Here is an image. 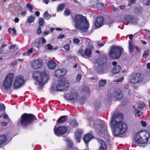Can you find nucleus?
Wrapping results in <instances>:
<instances>
[{
    "instance_id": "23",
    "label": "nucleus",
    "mask_w": 150,
    "mask_h": 150,
    "mask_svg": "<svg viewBox=\"0 0 150 150\" xmlns=\"http://www.w3.org/2000/svg\"><path fill=\"white\" fill-rule=\"evenodd\" d=\"M47 65L49 69H54L56 66V63L52 60L48 61L47 62Z\"/></svg>"
},
{
    "instance_id": "13",
    "label": "nucleus",
    "mask_w": 150,
    "mask_h": 150,
    "mask_svg": "<svg viewBox=\"0 0 150 150\" xmlns=\"http://www.w3.org/2000/svg\"><path fill=\"white\" fill-rule=\"evenodd\" d=\"M67 127L63 126L59 127L56 129L54 128V129L55 134L58 136L64 134L67 132Z\"/></svg>"
},
{
    "instance_id": "55",
    "label": "nucleus",
    "mask_w": 150,
    "mask_h": 150,
    "mask_svg": "<svg viewBox=\"0 0 150 150\" xmlns=\"http://www.w3.org/2000/svg\"><path fill=\"white\" fill-rule=\"evenodd\" d=\"M141 124L143 127H145L146 125V122L144 121H141Z\"/></svg>"
},
{
    "instance_id": "27",
    "label": "nucleus",
    "mask_w": 150,
    "mask_h": 150,
    "mask_svg": "<svg viewBox=\"0 0 150 150\" xmlns=\"http://www.w3.org/2000/svg\"><path fill=\"white\" fill-rule=\"evenodd\" d=\"M101 71L102 73H106L110 69L109 67L105 64H103Z\"/></svg>"
},
{
    "instance_id": "8",
    "label": "nucleus",
    "mask_w": 150,
    "mask_h": 150,
    "mask_svg": "<svg viewBox=\"0 0 150 150\" xmlns=\"http://www.w3.org/2000/svg\"><path fill=\"white\" fill-rule=\"evenodd\" d=\"M144 76L143 75L139 73H133L129 76V81L133 84H138L144 81Z\"/></svg>"
},
{
    "instance_id": "51",
    "label": "nucleus",
    "mask_w": 150,
    "mask_h": 150,
    "mask_svg": "<svg viewBox=\"0 0 150 150\" xmlns=\"http://www.w3.org/2000/svg\"><path fill=\"white\" fill-rule=\"evenodd\" d=\"M80 40L79 39L77 38H75L73 40V41L74 43H76L77 44H78L80 42Z\"/></svg>"
},
{
    "instance_id": "20",
    "label": "nucleus",
    "mask_w": 150,
    "mask_h": 150,
    "mask_svg": "<svg viewBox=\"0 0 150 150\" xmlns=\"http://www.w3.org/2000/svg\"><path fill=\"white\" fill-rule=\"evenodd\" d=\"M68 117L67 115H63L60 116L57 121V124L63 123L65 122L67 119Z\"/></svg>"
},
{
    "instance_id": "2",
    "label": "nucleus",
    "mask_w": 150,
    "mask_h": 150,
    "mask_svg": "<svg viewBox=\"0 0 150 150\" xmlns=\"http://www.w3.org/2000/svg\"><path fill=\"white\" fill-rule=\"evenodd\" d=\"M72 19L75 23V27L77 30L84 32H87L89 26L88 22L86 17L81 15L72 16Z\"/></svg>"
},
{
    "instance_id": "21",
    "label": "nucleus",
    "mask_w": 150,
    "mask_h": 150,
    "mask_svg": "<svg viewBox=\"0 0 150 150\" xmlns=\"http://www.w3.org/2000/svg\"><path fill=\"white\" fill-rule=\"evenodd\" d=\"M46 42V40L43 37H41L39 39L38 42L37 43V45L35 46L37 48H39Z\"/></svg>"
},
{
    "instance_id": "46",
    "label": "nucleus",
    "mask_w": 150,
    "mask_h": 150,
    "mask_svg": "<svg viewBox=\"0 0 150 150\" xmlns=\"http://www.w3.org/2000/svg\"><path fill=\"white\" fill-rule=\"evenodd\" d=\"M64 14L66 16H68L70 14V11L68 9H66L64 11Z\"/></svg>"
},
{
    "instance_id": "62",
    "label": "nucleus",
    "mask_w": 150,
    "mask_h": 150,
    "mask_svg": "<svg viewBox=\"0 0 150 150\" xmlns=\"http://www.w3.org/2000/svg\"><path fill=\"white\" fill-rule=\"evenodd\" d=\"M16 46V45H12L10 46V49H14Z\"/></svg>"
},
{
    "instance_id": "33",
    "label": "nucleus",
    "mask_w": 150,
    "mask_h": 150,
    "mask_svg": "<svg viewBox=\"0 0 150 150\" xmlns=\"http://www.w3.org/2000/svg\"><path fill=\"white\" fill-rule=\"evenodd\" d=\"M71 125L73 127H76L78 126V124L76 121L74 120H72L70 122Z\"/></svg>"
},
{
    "instance_id": "64",
    "label": "nucleus",
    "mask_w": 150,
    "mask_h": 150,
    "mask_svg": "<svg viewBox=\"0 0 150 150\" xmlns=\"http://www.w3.org/2000/svg\"><path fill=\"white\" fill-rule=\"evenodd\" d=\"M19 21V19L18 18H16L15 19L14 21L16 23H18Z\"/></svg>"
},
{
    "instance_id": "45",
    "label": "nucleus",
    "mask_w": 150,
    "mask_h": 150,
    "mask_svg": "<svg viewBox=\"0 0 150 150\" xmlns=\"http://www.w3.org/2000/svg\"><path fill=\"white\" fill-rule=\"evenodd\" d=\"M96 43H97V45L99 47H101L103 46L105 43L104 42L100 43L99 41H96Z\"/></svg>"
},
{
    "instance_id": "57",
    "label": "nucleus",
    "mask_w": 150,
    "mask_h": 150,
    "mask_svg": "<svg viewBox=\"0 0 150 150\" xmlns=\"http://www.w3.org/2000/svg\"><path fill=\"white\" fill-rule=\"evenodd\" d=\"M37 31H38V34H40L41 33V30L40 27V26L38 28V30H37Z\"/></svg>"
},
{
    "instance_id": "5",
    "label": "nucleus",
    "mask_w": 150,
    "mask_h": 150,
    "mask_svg": "<svg viewBox=\"0 0 150 150\" xmlns=\"http://www.w3.org/2000/svg\"><path fill=\"white\" fill-rule=\"evenodd\" d=\"M150 136V133H147L145 131L141 130L138 131L134 134V142L140 144H146Z\"/></svg>"
},
{
    "instance_id": "59",
    "label": "nucleus",
    "mask_w": 150,
    "mask_h": 150,
    "mask_svg": "<svg viewBox=\"0 0 150 150\" xmlns=\"http://www.w3.org/2000/svg\"><path fill=\"white\" fill-rule=\"evenodd\" d=\"M4 50V48L0 47V54H1L3 53Z\"/></svg>"
},
{
    "instance_id": "26",
    "label": "nucleus",
    "mask_w": 150,
    "mask_h": 150,
    "mask_svg": "<svg viewBox=\"0 0 150 150\" xmlns=\"http://www.w3.org/2000/svg\"><path fill=\"white\" fill-rule=\"evenodd\" d=\"M83 132L80 130H78L76 133V139L77 142H79L81 138V136L83 134Z\"/></svg>"
},
{
    "instance_id": "38",
    "label": "nucleus",
    "mask_w": 150,
    "mask_h": 150,
    "mask_svg": "<svg viewBox=\"0 0 150 150\" xmlns=\"http://www.w3.org/2000/svg\"><path fill=\"white\" fill-rule=\"evenodd\" d=\"M66 142L67 145L71 148L73 147V144L72 141L69 139H67Z\"/></svg>"
},
{
    "instance_id": "44",
    "label": "nucleus",
    "mask_w": 150,
    "mask_h": 150,
    "mask_svg": "<svg viewBox=\"0 0 150 150\" xmlns=\"http://www.w3.org/2000/svg\"><path fill=\"white\" fill-rule=\"evenodd\" d=\"M149 54V51L148 50H146L144 51L143 53V56L144 58L147 57Z\"/></svg>"
},
{
    "instance_id": "37",
    "label": "nucleus",
    "mask_w": 150,
    "mask_h": 150,
    "mask_svg": "<svg viewBox=\"0 0 150 150\" xmlns=\"http://www.w3.org/2000/svg\"><path fill=\"white\" fill-rule=\"evenodd\" d=\"M34 19L35 18L32 16H31L28 18L27 20L28 23H31L34 21Z\"/></svg>"
},
{
    "instance_id": "40",
    "label": "nucleus",
    "mask_w": 150,
    "mask_h": 150,
    "mask_svg": "<svg viewBox=\"0 0 150 150\" xmlns=\"http://www.w3.org/2000/svg\"><path fill=\"white\" fill-rule=\"evenodd\" d=\"M106 82V80H101L99 83V85L100 87L103 86Z\"/></svg>"
},
{
    "instance_id": "16",
    "label": "nucleus",
    "mask_w": 150,
    "mask_h": 150,
    "mask_svg": "<svg viewBox=\"0 0 150 150\" xmlns=\"http://www.w3.org/2000/svg\"><path fill=\"white\" fill-rule=\"evenodd\" d=\"M66 71L64 69L56 70L54 72V75L55 77L60 78L66 74Z\"/></svg>"
},
{
    "instance_id": "49",
    "label": "nucleus",
    "mask_w": 150,
    "mask_h": 150,
    "mask_svg": "<svg viewBox=\"0 0 150 150\" xmlns=\"http://www.w3.org/2000/svg\"><path fill=\"white\" fill-rule=\"evenodd\" d=\"M64 48L67 50H69L70 49V45L69 44H67L64 46Z\"/></svg>"
},
{
    "instance_id": "63",
    "label": "nucleus",
    "mask_w": 150,
    "mask_h": 150,
    "mask_svg": "<svg viewBox=\"0 0 150 150\" xmlns=\"http://www.w3.org/2000/svg\"><path fill=\"white\" fill-rule=\"evenodd\" d=\"M40 12L38 11H36L35 13V14L37 16H38L40 15Z\"/></svg>"
},
{
    "instance_id": "7",
    "label": "nucleus",
    "mask_w": 150,
    "mask_h": 150,
    "mask_svg": "<svg viewBox=\"0 0 150 150\" xmlns=\"http://www.w3.org/2000/svg\"><path fill=\"white\" fill-rule=\"evenodd\" d=\"M13 77L14 74L12 73L9 74L6 76L1 88L3 91L5 90H8L10 89L12 84Z\"/></svg>"
},
{
    "instance_id": "53",
    "label": "nucleus",
    "mask_w": 150,
    "mask_h": 150,
    "mask_svg": "<svg viewBox=\"0 0 150 150\" xmlns=\"http://www.w3.org/2000/svg\"><path fill=\"white\" fill-rule=\"evenodd\" d=\"M124 79V78L123 77H122L120 78H119L118 79L117 81H116L117 82H121L122 81H123Z\"/></svg>"
},
{
    "instance_id": "36",
    "label": "nucleus",
    "mask_w": 150,
    "mask_h": 150,
    "mask_svg": "<svg viewBox=\"0 0 150 150\" xmlns=\"http://www.w3.org/2000/svg\"><path fill=\"white\" fill-rule=\"evenodd\" d=\"M101 106L100 103L98 101H96L94 103V107L95 109H98Z\"/></svg>"
},
{
    "instance_id": "24",
    "label": "nucleus",
    "mask_w": 150,
    "mask_h": 150,
    "mask_svg": "<svg viewBox=\"0 0 150 150\" xmlns=\"http://www.w3.org/2000/svg\"><path fill=\"white\" fill-rule=\"evenodd\" d=\"M100 144V149L98 150H106L107 148L105 142L101 139L98 140Z\"/></svg>"
},
{
    "instance_id": "14",
    "label": "nucleus",
    "mask_w": 150,
    "mask_h": 150,
    "mask_svg": "<svg viewBox=\"0 0 150 150\" xmlns=\"http://www.w3.org/2000/svg\"><path fill=\"white\" fill-rule=\"evenodd\" d=\"M144 106L145 104L144 103L142 102L140 103L137 107L135 109L134 111V112L136 117L138 116L139 117L140 116L142 115V112H141V111Z\"/></svg>"
},
{
    "instance_id": "42",
    "label": "nucleus",
    "mask_w": 150,
    "mask_h": 150,
    "mask_svg": "<svg viewBox=\"0 0 150 150\" xmlns=\"http://www.w3.org/2000/svg\"><path fill=\"white\" fill-rule=\"evenodd\" d=\"M26 6L27 8H28L30 11L32 12V9H33V7L32 5H31L30 4H27L26 5Z\"/></svg>"
},
{
    "instance_id": "1",
    "label": "nucleus",
    "mask_w": 150,
    "mask_h": 150,
    "mask_svg": "<svg viewBox=\"0 0 150 150\" xmlns=\"http://www.w3.org/2000/svg\"><path fill=\"white\" fill-rule=\"evenodd\" d=\"M123 115L122 113L115 112L110 121L111 127L113 129L114 134L117 136L124 133L127 130L126 124L122 121Z\"/></svg>"
},
{
    "instance_id": "50",
    "label": "nucleus",
    "mask_w": 150,
    "mask_h": 150,
    "mask_svg": "<svg viewBox=\"0 0 150 150\" xmlns=\"http://www.w3.org/2000/svg\"><path fill=\"white\" fill-rule=\"evenodd\" d=\"M82 77L81 75L80 74L77 75L76 76V80L77 81H79L81 79Z\"/></svg>"
},
{
    "instance_id": "19",
    "label": "nucleus",
    "mask_w": 150,
    "mask_h": 150,
    "mask_svg": "<svg viewBox=\"0 0 150 150\" xmlns=\"http://www.w3.org/2000/svg\"><path fill=\"white\" fill-rule=\"evenodd\" d=\"M103 21L104 19L103 17H98L96 19L95 23L96 28H98L101 26L103 25Z\"/></svg>"
},
{
    "instance_id": "30",
    "label": "nucleus",
    "mask_w": 150,
    "mask_h": 150,
    "mask_svg": "<svg viewBox=\"0 0 150 150\" xmlns=\"http://www.w3.org/2000/svg\"><path fill=\"white\" fill-rule=\"evenodd\" d=\"M97 7L98 10H104L105 9V5L101 3H97Z\"/></svg>"
},
{
    "instance_id": "11",
    "label": "nucleus",
    "mask_w": 150,
    "mask_h": 150,
    "mask_svg": "<svg viewBox=\"0 0 150 150\" xmlns=\"http://www.w3.org/2000/svg\"><path fill=\"white\" fill-rule=\"evenodd\" d=\"M24 82V80L23 76L21 75L18 76L16 77L13 83L14 88L16 89L19 88L23 84Z\"/></svg>"
},
{
    "instance_id": "54",
    "label": "nucleus",
    "mask_w": 150,
    "mask_h": 150,
    "mask_svg": "<svg viewBox=\"0 0 150 150\" xmlns=\"http://www.w3.org/2000/svg\"><path fill=\"white\" fill-rule=\"evenodd\" d=\"M64 34L59 35L57 38L58 39H62L64 38Z\"/></svg>"
},
{
    "instance_id": "39",
    "label": "nucleus",
    "mask_w": 150,
    "mask_h": 150,
    "mask_svg": "<svg viewBox=\"0 0 150 150\" xmlns=\"http://www.w3.org/2000/svg\"><path fill=\"white\" fill-rule=\"evenodd\" d=\"M65 5L64 4L59 5L57 7V11H61L63 10L64 8Z\"/></svg>"
},
{
    "instance_id": "35",
    "label": "nucleus",
    "mask_w": 150,
    "mask_h": 150,
    "mask_svg": "<svg viewBox=\"0 0 150 150\" xmlns=\"http://www.w3.org/2000/svg\"><path fill=\"white\" fill-rule=\"evenodd\" d=\"M45 23L44 19L40 17L39 18V26H43L44 24Z\"/></svg>"
},
{
    "instance_id": "61",
    "label": "nucleus",
    "mask_w": 150,
    "mask_h": 150,
    "mask_svg": "<svg viewBox=\"0 0 150 150\" xmlns=\"http://www.w3.org/2000/svg\"><path fill=\"white\" fill-rule=\"evenodd\" d=\"M3 116V117L5 119H7L8 118V116L6 114H4Z\"/></svg>"
},
{
    "instance_id": "6",
    "label": "nucleus",
    "mask_w": 150,
    "mask_h": 150,
    "mask_svg": "<svg viewBox=\"0 0 150 150\" xmlns=\"http://www.w3.org/2000/svg\"><path fill=\"white\" fill-rule=\"evenodd\" d=\"M123 51V49L120 47L112 46L110 47L108 55L111 59H119Z\"/></svg>"
},
{
    "instance_id": "17",
    "label": "nucleus",
    "mask_w": 150,
    "mask_h": 150,
    "mask_svg": "<svg viewBox=\"0 0 150 150\" xmlns=\"http://www.w3.org/2000/svg\"><path fill=\"white\" fill-rule=\"evenodd\" d=\"M113 96L115 98L119 100L121 99L122 98V93L119 89L115 90L113 92Z\"/></svg>"
},
{
    "instance_id": "28",
    "label": "nucleus",
    "mask_w": 150,
    "mask_h": 150,
    "mask_svg": "<svg viewBox=\"0 0 150 150\" xmlns=\"http://www.w3.org/2000/svg\"><path fill=\"white\" fill-rule=\"evenodd\" d=\"M143 11V9L141 7H136L134 8V13L138 15H141L142 14Z\"/></svg>"
},
{
    "instance_id": "18",
    "label": "nucleus",
    "mask_w": 150,
    "mask_h": 150,
    "mask_svg": "<svg viewBox=\"0 0 150 150\" xmlns=\"http://www.w3.org/2000/svg\"><path fill=\"white\" fill-rule=\"evenodd\" d=\"M107 129L106 124L103 122L101 121V123L98 126L97 129L98 130L99 132L103 133L106 132Z\"/></svg>"
},
{
    "instance_id": "56",
    "label": "nucleus",
    "mask_w": 150,
    "mask_h": 150,
    "mask_svg": "<svg viewBox=\"0 0 150 150\" xmlns=\"http://www.w3.org/2000/svg\"><path fill=\"white\" fill-rule=\"evenodd\" d=\"M128 1H129V3L130 4H132L134 3L135 2L136 0H128Z\"/></svg>"
},
{
    "instance_id": "58",
    "label": "nucleus",
    "mask_w": 150,
    "mask_h": 150,
    "mask_svg": "<svg viewBox=\"0 0 150 150\" xmlns=\"http://www.w3.org/2000/svg\"><path fill=\"white\" fill-rule=\"evenodd\" d=\"M50 31L48 30L47 31H45L44 32L43 34L45 35L46 36L48 35L50 33Z\"/></svg>"
},
{
    "instance_id": "43",
    "label": "nucleus",
    "mask_w": 150,
    "mask_h": 150,
    "mask_svg": "<svg viewBox=\"0 0 150 150\" xmlns=\"http://www.w3.org/2000/svg\"><path fill=\"white\" fill-rule=\"evenodd\" d=\"M106 24L109 25V26H110V25L112 24L113 23L112 20L111 19H109L107 21Z\"/></svg>"
},
{
    "instance_id": "29",
    "label": "nucleus",
    "mask_w": 150,
    "mask_h": 150,
    "mask_svg": "<svg viewBox=\"0 0 150 150\" xmlns=\"http://www.w3.org/2000/svg\"><path fill=\"white\" fill-rule=\"evenodd\" d=\"M121 70V67L120 66H117L113 68L112 71V73L116 74L118 73Z\"/></svg>"
},
{
    "instance_id": "10",
    "label": "nucleus",
    "mask_w": 150,
    "mask_h": 150,
    "mask_svg": "<svg viewBox=\"0 0 150 150\" xmlns=\"http://www.w3.org/2000/svg\"><path fill=\"white\" fill-rule=\"evenodd\" d=\"M69 86V81L68 80L63 78L59 81L57 84L56 90L57 91H66Z\"/></svg>"
},
{
    "instance_id": "34",
    "label": "nucleus",
    "mask_w": 150,
    "mask_h": 150,
    "mask_svg": "<svg viewBox=\"0 0 150 150\" xmlns=\"http://www.w3.org/2000/svg\"><path fill=\"white\" fill-rule=\"evenodd\" d=\"M129 51L130 52H132L134 48L133 46V45L132 42L131 41H129Z\"/></svg>"
},
{
    "instance_id": "31",
    "label": "nucleus",
    "mask_w": 150,
    "mask_h": 150,
    "mask_svg": "<svg viewBox=\"0 0 150 150\" xmlns=\"http://www.w3.org/2000/svg\"><path fill=\"white\" fill-rule=\"evenodd\" d=\"M8 31L9 33L11 35H15L16 34V31L14 28H13L12 29L9 28L8 29Z\"/></svg>"
},
{
    "instance_id": "41",
    "label": "nucleus",
    "mask_w": 150,
    "mask_h": 150,
    "mask_svg": "<svg viewBox=\"0 0 150 150\" xmlns=\"http://www.w3.org/2000/svg\"><path fill=\"white\" fill-rule=\"evenodd\" d=\"M35 51V49H34L33 47H31L30 49H29L27 52L28 55H30L33 52H34Z\"/></svg>"
},
{
    "instance_id": "25",
    "label": "nucleus",
    "mask_w": 150,
    "mask_h": 150,
    "mask_svg": "<svg viewBox=\"0 0 150 150\" xmlns=\"http://www.w3.org/2000/svg\"><path fill=\"white\" fill-rule=\"evenodd\" d=\"M7 140V137L6 135H0V146L6 143Z\"/></svg>"
},
{
    "instance_id": "9",
    "label": "nucleus",
    "mask_w": 150,
    "mask_h": 150,
    "mask_svg": "<svg viewBox=\"0 0 150 150\" xmlns=\"http://www.w3.org/2000/svg\"><path fill=\"white\" fill-rule=\"evenodd\" d=\"M94 49V47L93 45L91 43H89L87 46V48L84 51L80 49L78 50V52L84 57L90 58L92 56V51Z\"/></svg>"
},
{
    "instance_id": "60",
    "label": "nucleus",
    "mask_w": 150,
    "mask_h": 150,
    "mask_svg": "<svg viewBox=\"0 0 150 150\" xmlns=\"http://www.w3.org/2000/svg\"><path fill=\"white\" fill-rule=\"evenodd\" d=\"M26 11H22L21 13V14L22 16H24L26 15Z\"/></svg>"
},
{
    "instance_id": "22",
    "label": "nucleus",
    "mask_w": 150,
    "mask_h": 150,
    "mask_svg": "<svg viewBox=\"0 0 150 150\" xmlns=\"http://www.w3.org/2000/svg\"><path fill=\"white\" fill-rule=\"evenodd\" d=\"M93 136L91 134H88L86 135L83 138V139L86 144V145H88L87 144L88 142L93 138Z\"/></svg>"
},
{
    "instance_id": "47",
    "label": "nucleus",
    "mask_w": 150,
    "mask_h": 150,
    "mask_svg": "<svg viewBox=\"0 0 150 150\" xmlns=\"http://www.w3.org/2000/svg\"><path fill=\"white\" fill-rule=\"evenodd\" d=\"M45 47H47V49L49 50H51L53 48L52 46L50 44H48L46 45L45 46Z\"/></svg>"
},
{
    "instance_id": "4",
    "label": "nucleus",
    "mask_w": 150,
    "mask_h": 150,
    "mask_svg": "<svg viewBox=\"0 0 150 150\" xmlns=\"http://www.w3.org/2000/svg\"><path fill=\"white\" fill-rule=\"evenodd\" d=\"M37 118L32 114L24 113L18 120L17 124L18 126L26 127L32 123L33 121L36 120Z\"/></svg>"
},
{
    "instance_id": "32",
    "label": "nucleus",
    "mask_w": 150,
    "mask_h": 150,
    "mask_svg": "<svg viewBox=\"0 0 150 150\" xmlns=\"http://www.w3.org/2000/svg\"><path fill=\"white\" fill-rule=\"evenodd\" d=\"M43 15V18H45L47 20H48L52 16V15L49 14L47 11L44 13Z\"/></svg>"
},
{
    "instance_id": "15",
    "label": "nucleus",
    "mask_w": 150,
    "mask_h": 150,
    "mask_svg": "<svg viewBox=\"0 0 150 150\" xmlns=\"http://www.w3.org/2000/svg\"><path fill=\"white\" fill-rule=\"evenodd\" d=\"M78 98V95L76 91H72L68 97V99L72 103L75 102L77 101Z\"/></svg>"
},
{
    "instance_id": "12",
    "label": "nucleus",
    "mask_w": 150,
    "mask_h": 150,
    "mask_svg": "<svg viewBox=\"0 0 150 150\" xmlns=\"http://www.w3.org/2000/svg\"><path fill=\"white\" fill-rule=\"evenodd\" d=\"M42 65V61L40 59H34L31 62V66L33 69H37L40 68Z\"/></svg>"
},
{
    "instance_id": "52",
    "label": "nucleus",
    "mask_w": 150,
    "mask_h": 150,
    "mask_svg": "<svg viewBox=\"0 0 150 150\" xmlns=\"http://www.w3.org/2000/svg\"><path fill=\"white\" fill-rule=\"evenodd\" d=\"M8 122H5L3 121L1 122V125L3 126H5L7 125Z\"/></svg>"
},
{
    "instance_id": "48",
    "label": "nucleus",
    "mask_w": 150,
    "mask_h": 150,
    "mask_svg": "<svg viewBox=\"0 0 150 150\" xmlns=\"http://www.w3.org/2000/svg\"><path fill=\"white\" fill-rule=\"evenodd\" d=\"M5 109V106L4 104H1L0 105V110L4 111Z\"/></svg>"
},
{
    "instance_id": "3",
    "label": "nucleus",
    "mask_w": 150,
    "mask_h": 150,
    "mask_svg": "<svg viewBox=\"0 0 150 150\" xmlns=\"http://www.w3.org/2000/svg\"><path fill=\"white\" fill-rule=\"evenodd\" d=\"M33 77L37 81L36 83L39 85V87L41 89L42 88V86L49 79L48 75L45 72H41L39 71H35L33 74Z\"/></svg>"
}]
</instances>
